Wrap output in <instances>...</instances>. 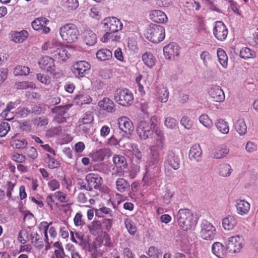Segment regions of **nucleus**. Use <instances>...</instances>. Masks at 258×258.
<instances>
[{
    "label": "nucleus",
    "mask_w": 258,
    "mask_h": 258,
    "mask_svg": "<svg viewBox=\"0 0 258 258\" xmlns=\"http://www.w3.org/2000/svg\"><path fill=\"white\" fill-rule=\"evenodd\" d=\"M179 226L184 231L191 229L195 225V221L192 212L187 209H180L177 214Z\"/></svg>",
    "instance_id": "1"
},
{
    "label": "nucleus",
    "mask_w": 258,
    "mask_h": 258,
    "mask_svg": "<svg viewBox=\"0 0 258 258\" xmlns=\"http://www.w3.org/2000/svg\"><path fill=\"white\" fill-rule=\"evenodd\" d=\"M144 35L149 41L157 43L164 39L165 29L162 26L151 24L147 28Z\"/></svg>",
    "instance_id": "2"
},
{
    "label": "nucleus",
    "mask_w": 258,
    "mask_h": 258,
    "mask_svg": "<svg viewBox=\"0 0 258 258\" xmlns=\"http://www.w3.org/2000/svg\"><path fill=\"white\" fill-rule=\"evenodd\" d=\"M156 118L155 116H153L149 121L141 120L138 123L137 133L141 139L146 140L153 134V129L156 125L154 121Z\"/></svg>",
    "instance_id": "3"
},
{
    "label": "nucleus",
    "mask_w": 258,
    "mask_h": 258,
    "mask_svg": "<svg viewBox=\"0 0 258 258\" xmlns=\"http://www.w3.org/2000/svg\"><path fill=\"white\" fill-rule=\"evenodd\" d=\"M59 33L63 41L68 43L75 42L79 34L77 28L73 24H67L60 27Z\"/></svg>",
    "instance_id": "4"
},
{
    "label": "nucleus",
    "mask_w": 258,
    "mask_h": 258,
    "mask_svg": "<svg viewBox=\"0 0 258 258\" xmlns=\"http://www.w3.org/2000/svg\"><path fill=\"white\" fill-rule=\"evenodd\" d=\"M114 99L118 104L128 106L133 103L134 96L128 89H118L115 92Z\"/></svg>",
    "instance_id": "5"
},
{
    "label": "nucleus",
    "mask_w": 258,
    "mask_h": 258,
    "mask_svg": "<svg viewBox=\"0 0 258 258\" xmlns=\"http://www.w3.org/2000/svg\"><path fill=\"white\" fill-rule=\"evenodd\" d=\"M244 245V240L242 236L236 235L231 236L226 240L225 246L227 250L232 253L240 251Z\"/></svg>",
    "instance_id": "6"
},
{
    "label": "nucleus",
    "mask_w": 258,
    "mask_h": 258,
    "mask_svg": "<svg viewBox=\"0 0 258 258\" xmlns=\"http://www.w3.org/2000/svg\"><path fill=\"white\" fill-rule=\"evenodd\" d=\"M101 24L105 31H110L114 33L120 31L123 27V24L121 21L114 17L105 18L101 22Z\"/></svg>",
    "instance_id": "7"
},
{
    "label": "nucleus",
    "mask_w": 258,
    "mask_h": 258,
    "mask_svg": "<svg viewBox=\"0 0 258 258\" xmlns=\"http://www.w3.org/2000/svg\"><path fill=\"white\" fill-rule=\"evenodd\" d=\"M200 234L201 237L206 240H212L216 233V228L206 220H202L200 225Z\"/></svg>",
    "instance_id": "8"
},
{
    "label": "nucleus",
    "mask_w": 258,
    "mask_h": 258,
    "mask_svg": "<svg viewBox=\"0 0 258 258\" xmlns=\"http://www.w3.org/2000/svg\"><path fill=\"white\" fill-rule=\"evenodd\" d=\"M91 68L90 64L85 60L76 62L72 67V72L77 78H83L89 74Z\"/></svg>",
    "instance_id": "9"
},
{
    "label": "nucleus",
    "mask_w": 258,
    "mask_h": 258,
    "mask_svg": "<svg viewBox=\"0 0 258 258\" xmlns=\"http://www.w3.org/2000/svg\"><path fill=\"white\" fill-rule=\"evenodd\" d=\"M163 53L166 59L174 60L180 54V47L176 43H170L164 47Z\"/></svg>",
    "instance_id": "10"
},
{
    "label": "nucleus",
    "mask_w": 258,
    "mask_h": 258,
    "mask_svg": "<svg viewBox=\"0 0 258 258\" xmlns=\"http://www.w3.org/2000/svg\"><path fill=\"white\" fill-rule=\"evenodd\" d=\"M40 68L46 72L53 73L55 70L54 60L47 55L42 56L38 61Z\"/></svg>",
    "instance_id": "11"
},
{
    "label": "nucleus",
    "mask_w": 258,
    "mask_h": 258,
    "mask_svg": "<svg viewBox=\"0 0 258 258\" xmlns=\"http://www.w3.org/2000/svg\"><path fill=\"white\" fill-rule=\"evenodd\" d=\"M228 29L225 24L221 21L215 22L213 29L214 36L219 41H224L228 35Z\"/></svg>",
    "instance_id": "12"
},
{
    "label": "nucleus",
    "mask_w": 258,
    "mask_h": 258,
    "mask_svg": "<svg viewBox=\"0 0 258 258\" xmlns=\"http://www.w3.org/2000/svg\"><path fill=\"white\" fill-rule=\"evenodd\" d=\"M208 92L214 101L221 102L225 100L224 93L223 90L218 86L211 85Z\"/></svg>",
    "instance_id": "13"
},
{
    "label": "nucleus",
    "mask_w": 258,
    "mask_h": 258,
    "mask_svg": "<svg viewBox=\"0 0 258 258\" xmlns=\"http://www.w3.org/2000/svg\"><path fill=\"white\" fill-rule=\"evenodd\" d=\"M48 20L44 17H39L34 20L31 23L33 29L42 31V33L47 34L49 32L50 28L46 26Z\"/></svg>",
    "instance_id": "14"
},
{
    "label": "nucleus",
    "mask_w": 258,
    "mask_h": 258,
    "mask_svg": "<svg viewBox=\"0 0 258 258\" xmlns=\"http://www.w3.org/2000/svg\"><path fill=\"white\" fill-rule=\"evenodd\" d=\"M118 125L119 129L126 134H131L134 130L133 122L126 116H122L118 119Z\"/></svg>",
    "instance_id": "15"
},
{
    "label": "nucleus",
    "mask_w": 258,
    "mask_h": 258,
    "mask_svg": "<svg viewBox=\"0 0 258 258\" xmlns=\"http://www.w3.org/2000/svg\"><path fill=\"white\" fill-rule=\"evenodd\" d=\"M85 180L92 189L99 188L102 182V177L99 175L93 173L86 175Z\"/></svg>",
    "instance_id": "16"
},
{
    "label": "nucleus",
    "mask_w": 258,
    "mask_h": 258,
    "mask_svg": "<svg viewBox=\"0 0 258 258\" xmlns=\"http://www.w3.org/2000/svg\"><path fill=\"white\" fill-rule=\"evenodd\" d=\"M149 18L157 23H166L168 18L166 15L160 10H152L150 12Z\"/></svg>",
    "instance_id": "17"
},
{
    "label": "nucleus",
    "mask_w": 258,
    "mask_h": 258,
    "mask_svg": "<svg viewBox=\"0 0 258 258\" xmlns=\"http://www.w3.org/2000/svg\"><path fill=\"white\" fill-rule=\"evenodd\" d=\"M235 206L237 213L241 216L247 215L250 207V204L244 200H236Z\"/></svg>",
    "instance_id": "18"
},
{
    "label": "nucleus",
    "mask_w": 258,
    "mask_h": 258,
    "mask_svg": "<svg viewBox=\"0 0 258 258\" xmlns=\"http://www.w3.org/2000/svg\"><path fill=\"white\" fill-rule=\"evenodd\" d=\"M98 106L103 110L108 113H113L116 110L115 105L109 98L105 97L98 102Z\"/></svg>",
    "instance_id": "19"
},
{
    "label": "nucleus",
    "mask_w": 258,
    "mask_h": 258,
    "mask_svg": "<svg viewBox=\"0 0 258 258\" xmlns=\"http://www.w3.org/2000/svg\"><path fill=\"white\" fill-rule=\"evenodd\" d=\"M29 34L26 30H22L20 32H12L10 34V38L11 41L15 43H22L28 37Z\"/></svg>",
    "instance_id": "20"
},
{
    "label": "nucleus",
    "mask_w": 258,
    "mask_h": 258,
    "mask_svg": "<svg viewBox=\"0 0 258 258\" xmlns=\"http://www.w3.org/2000/svg\"><path fill=\"white\" fill-rule=\"evenodd\" d=\"M51 224V222L50 223H48V222H47L46 221L42 222L40 224V228L43 230L45 241L46 242H47L48 243H49V242L48 241V235H47L48 229V232L51 237L54 238L57 235V232H56L54 227H51L49 228V227Z\"/></svg>",
    "instance_id": "21"
},
{
    "label": "nucleus",
    "mask_w": 258,
    "mask_h": 258,
    "mask_svg": "<svg viewBox=\"0 0 258 258\" xmlns=\"http://www.w3.org/2000/svg\"><path fill=\"white\" fill-rule=\"evenodd\" d=\"M166 166H169L174 170L179 168L180 166V160L178 156L172 152L168 154L165 161Z\"/></svg>",
    "instance_id": "22"
},
{
    "label": "nucleus",
    "mask_w": 258,
    "mask_h": 258,
    "mask_svg": "<svg viewBox=\"0 0 258 258\" xmlns=\"http://www.w3.org/2000/svg\"><path fill=\"white\" fill-rule=\"evenodd\" d=\"M202 150L200 145L195 144L190 148L188 156L191 160L200 162L202 160Z\"/></svg>",
    "instance_id": "23"
},
{
    "label": "nucleus",
    "mask_w": 258,
    "mask_h": 258,
    "mask_svg": "<svg viewBox=\"0 0 258 258\" xmlns=\"http://www.w3.org/2000/svg\"><path fill=\"white\" fill-rule=\"evenodd\" d=\"M236 218L232 215H228L222 220V226L226 230L233 229L237 225Z\"/></svg>",
    "instance_id": "24"
},
{
    "label": "nucleus",
    "mask_w": 258,
    "mask_h": 258,
    "mask_svg": "<svg viewBox=\"0 0 258 258\" xmlns=\"http://www.w3.org/2000/svg\"><path fill=\"white\" fill-rule=\"evenodd\" d=\"M212 251L218 258H224L226 254L224 245L219 242H216L213 244Z\"/></svg>",
    "instance_id": "25"
},
{
    "label": "nucleus",
    "mask_w": 258,
    "mask_h": 258,
    "mask_svg": "<svg viewBox=\"0 0 258 258\" xmlns=\"http://www.w3.org/2000/svg\"><path fill=\"white\" fill-rule=\"evenodd\" d=\"M54 52V56L60 61H66L70 56V54L68 52L67 48L61 46H59Z\"/></svg>",
    "instance_id": "26"
},
{
    "label": "nucleus",
    "mask_w": 258,
    "mask_h": 258,
    "mask_svg": "<svg viewBox=\"0 0 258 258\" xmlns=\"http://www.w3.org/2000/svg\"><path fill=\"white\" fill-rule=\"evenodd\" d=\"M83 37L86 44L88 45H93L97 42L96 35L91 30H86L83 33Z\"/></svg>",
    "instance_id": "27"
},
{
    "label": "nucleus",
    "mask_w": 258,
    "mask_h": 258,
    "mask_svg": "<svg viewBox=\"0 0 258 258\" xmlns=\"http://www.w3.org/2000/svg\"><path fill=\"white\" fill-rule=\"evenodd\" d=\"M17 105V103L16 102H11L9 103L7 105L6 108L1 113V116L7 120H10L13 119L14 115L12 113H10V112L12 109L15 108Z\"/></svg>",
    "instance_id": "28"
},
{
    "label": "nucleus",
    "mask_w": 258,
    "mask_h": 258,
    "mask_svg": "<svg viewBox=\"0 0 258 258\" xmlns=\"http://www.w3.org/2000/svg\"><path fill=\"white\" fill-rule=\"evenodd\" d=\"M142 60L144 64L149 68H152L156 63V59L151 52H146L142 55Z\"/></svg>",
    "instance_id": "29"
},
{
    "label": "nucleus",
    "mask_w": 258,
    "mask_h": 258,
    "mask_svg": "<svg viewBox=\"0 0 258 258\" xmlns=\"http://www.w3.org/2000/svg\"><path fill=\"white\" fill-rule=\"evenodd\" d=\"M94 120L93 114L90 112H87L84 113L81 118L79 120V126L80 128L83 130H85L83 126V124H89ZM89 128H86L85 132H87Z\"/></svg>",
    "instance_id": "30"
},
{
    "label": "nucleus",
    "mask_w": 258,
    "mask_h": 258,
    "mask_svg": "<svg viewBox=\"0 0 258 258\" xmlns=\"http://www.w3.org/2000/svg\"><path fill=\"white\" fill-rule=\"evenodd\" d=\"M215 125L218 131L223 134H227L229 132L228 123L223 119L220 118L216 120Z\"/></svg>",
    "instance_id": "31"
},
{
    "label": "nucleus",
    "mask_w": 258,
    "mask_h": 258,
    "mask_svg": "<svg viewBox=\"0 0 258 258\" xmlns=\"http://www.w3.org/2000/svg\"><path fill=\"white\" fill-rule=\"evenodd\" d=\"M116 189L120 192H125L130 187L128 181L123 178H119L115 181Z\"/></svg>",
    "instance_id": "32"
},
{
    "label": "nucleus",
    "mask_w": 258,
    "mask_h": 258,
    "mask_svg": "<svg viewBox=\"0 0 258 258\" xmlns=\"http://www.w3.org/2000/svg\"><path fill=\"white\" fill-rule=\"evenodd\" d=\"M96 55L99 60L104 61L110 59L112 56V53L110 50L102 48L96 52Z\"/></svg>",
    "instance_id": "33"
},
{
    "label": "nucleus",
    "mask_w": 258,
    "mask_h": 258,
    "mask_svg": "<svg viewBox=\"0 0 258 258\" xmlns=\"http://www.w3.org/2000/svg\"><path fill=\"white\" fill-rule=\"evenodd\" d=\"M235 128L240 136L244 135L247 132V126L243 119H238L234 124Z\"/></svg>",
    "instance_id": "34"
},
{
    "label": "nucleus",
    "mask_w": 258,
    "mask_h": 258,
    "mask_svg": "<svg viewBox=\"0 0 258 258\" xmlns=\"http://www.w3.org/2000/svg\"><path fill=\"white\" fill-rule=\"evenodd\" d=\"M159 144L156 143L155 145L150 147V155L154 162H157L159 159V152L163 148H161Z\"/></svg>",
    "instance_id": "35"
},
{
    "label": "nucleus",
    "mask_w": 258,
    "mask_h": 258,
    "mask_svg": "<svg viewBox=\"0 0 258 258\" xmlns=\"http://www.w3.org/2000/svg\"><path fill=\"white\" fill-rule=\"evenodd\" d=\"M62 7L68 10H74L77 9L79 6L78 0H60Z\"/></svg>",
    "instance_id": "36"
},
{
    "label": "nucleus",
    "mask_w": 258,
    "mask_h": 258,
    "mask_svg": "<svg viewBox=\"0 0 258 258\" xmlns=\"http://www.w3.org/2000/svg\"><path fill=\"white\" fill-rule=\"evenodd\" d=\"M218 60L221 65L224 68L227 67L228 57L225 51L221 48H218L217 51Z\"/></svg>",
    "instance_id": "37"
},
{
    "label": "nucleus",
    "mask_w": 258,
    "mask_h": 258,
    "mask_svg": "<svg viewBox=\"0 0 258 258\" xmlns=\"http://www.w3.org/2000/svg\"><path fill=\"white\" fill-rule=\"evenodd\" d=\"M232 169L230 165L228 164H221L218 167V171L220 175L223 177L229 176Z\"/></svg>",
    "instance_id": "38"
},
{
    "label": "nucleus",
    "mask_w": 258,
    "mask_h": 258,
    "mask_svg": "<svg viewBox=\"0 0 258 258\" xmlns=\"http://www.w3.org/2000/svg\"><path fill=\"white\" fill-rule=\"evenodd\" d=\"M143 181L144 182V186H146V187L150 186L151 187L155 186V180L154 176L147 172L145 174Z\"/></svg>",
    "instance_id": "39"
},
{
    "label": "nucleus",
    "mask_w": 258,
    "mask_h": 258,
    "mask_svg": "<svg viewBox=\"0 0 258 258\" xmlns=\"http://www.w3.org/2000/svg\"><path fill=\"white\" fill-rule=\"evenodd\" d=\"M229 149L225 146H223L217 149L213 153V157L215 159H221L226 156L229 153Z\"/></svg>",
    "instance_id": "40"
},
{
    "label": "nucleus",
    "mask_w": 258,
    "mask_h": 258,
    "mask_svg": "<svg viewBox=\"0 0 258 258\" xmlns=\"http://www.w3.org/2000/svg\"><path fill=\"white\" fill-rule=\"evenodd\" d=\"M31 242L36 247L42 245L43 240L41 234H39L36 232H32L30 234Z\"/></svg>",
    "instance_id": "41"
},
{
    "label": "nucleus",
    "mask_w": 258,
    "mask_h": 258,
    "mask_svg": "<svg viewBox=\"0 0 258 258\" xmlns=\"http://www.w3.org/2000/svg\"><path fill=\"white\" fill-rule=\"evenodd\" d=\"M113 162L116 167L125 168L127 165L125 158L121 155H115L113 158Z\"/></svg>",
    "instance_id": "42"
},
{
    "label": "nucleus",
    "mask_w": 258,
    "mask_h": 258,
    "mask_svg": "<svg viewBox=\"0 0 258 258\" xmlns=\"http://www.w3.org/2000/svg\"><path fill=\"white\" fill-rule=\"evenodd\" d=\"M125 227L128 232L132 235H134L137 232V227L134 222L129 218L124 219Z\"/></svg>",
    "instance_id": "43"
},
{
    "label": "nucleus",
    "mask_w": 258,
    "mask_h": 258,
    "mask_svg": "<svg viewBox=\"0 0 258 258\" xmlns=\"http://www.w3.org/2000/svg\"><path fill=\"white\" fill-rule=\"evenodd\" d=\"M200 122L207 128H210L213 126L212 119L206 114H203L199 117Z\"/></svg>",
    "instance_id": "44"
},
{
    "label": "nucleus",
    "mask_w": 258,
    "mask_h": 258,
    "mask_svg": "<svg viewBox=\"0 0 258 258\" xmlns=\"http://www.w3.org/2000/svg\"><path fill=\"white\" fill-rule=\"evenodd\" d=\"M11 146L17 149L25 148L28 145L27 141L25 139L21 140H14L11 142Z\"/></svg>",
    "instance_id": "45"
},
{
    "label": "nucleus",
    "mask_w": 258,
    "mask_h": 258,
    "mask_svg": "<svg viewBox=\"0 0 258 258\" xmlns=\"http://www.w3.org/2000/svg\"><path fill=\"white\" fill-rule=\"evenodd\" d=\"M30 73V69L26 66H18L14 69V73L16 76H26Z\"/></svg>",
    "instance_id": "46"
},
{
    "label": "nucleus",
    "mask_w": 258,
    "mask_h": 258,
    "mask_svg": "<svg viewBox=\"0 0 258 258\" xmlns=\"http://www.w3.org/2000/svg\"><path fill=\"white\" fill-rule=\"evenodd\" d=\"M158 100L162 103H165L167 101L169 97V92L165 88L160 89L158 92Z\"/></svg>",
    "instance_id": "47"
},
{
    "label": "nucleus",
    "mask_w": 258,
    "mask_h": 258,
    "mask_svg": "<svg viewBox=\"0 0 258 258\" xmlns=\"http://www.w3.org/2000/svg\"><path fill=\"white\" fill-rule=\"evenodd\" d=\"M101 228L99 221H93L91 225L88 226L90 232L93 235H96L101 230Z\"/></svg>",
    "instance_id": "48"
},
{
    "label": "nucleus",
    "mask_w": 258,
    "mask_h": 258,
    "mask_svg": "<svg viewBox=\"0 0 258 258\" xmlns=\"http://www.w3.org/2000/svg\"><path fill=\"white\" fill-rule=\"evenodd\" d=\"M240 56L244 59H248L253 58L255 56V53L249 48L244 47L240 50Z\"/></svg>",
    "instance_id": "49"
},
{
    "label": "nucleus",
    "mask_w": 258,
    "mask_h": 258,
    "mask_svg": "<svg viewBox=\"0 0 258 258\" xmlns=\"http://www.w3.org/2000/svg\"><path fill=\"white\" fill-rule=\"evenodd\" d=\"M18 239L22 244H24L30 241V235H29L26 230H22L19 232Z\"/></svg>",
    "instance_id": "50"
},
{
    "label": "nucleus",
    "mask_w": 258,
    "mask_h": 258,
    "mask_svg": "<svg viewBox=\"0 0 258 258\" xmlns=\"http://www.w3.org/2000/svg\"><path fill=\"white\" fill-rule=\"evenodd\" d=\"M180 124L186 129L190 130L193 125V122L190 118L186 115L182 117L180 119Z\"/></svg>",
    "instance_id": "51"
},
{
    "label": "nucleus",
    "mask_w": 258,
    "mask_h": 258,
    "mask_svg": "<svg viewBox=\"0 0 258 258\" xmlns=\"http://www.w3.org/2000/svg\"><path fill=\"white\" fill-rule=\"evenodd\" d=\"M164 125L167 128L169 129H174L177 125L176 120L172 117H166L164 120Z\"/></svg>",
    "instance_id": "52"
},
{
    "label": "nucleus",
    "mask_w": 258,
    "mask_h": 258,
    "mask_svg": "<svg viewBox=\"0 0 258 258\" xmlns=\"http://www.w3.org/2000/svg\"><path fill=\"white\" fill-rule=\"evenodd\" d=\"M26 154L32 161H34L38 157V155L37 150L33 147L27 148Z\"/></svg>",
    "instance_id": "53"
},
{
    "label": "nucleus",
    "mask_w": 258,
    "mask_h": 258,
    "mask_svg": "<svg viewBox=\"0 0 258 258\" xmlns=\"http://www.w3.org/2000/svg\"><path fill=\"white\" fill-rule=\"evenodd\" d=\"M155 134L157 136L156 143L159 144V147L161 148H163V141L164 140V133L162 131L160 130H155Z\"/></svg>",
    "instance_id": "54"
},
{
    "label": "nucleus",
    "mask_w": 258,
    "mask_h": 258,
    "mask_svg": "<svg viewBox=\"0 0 258 258\" xmlns=\"http://www.w3.org/2000/svg\"><path fill=\"white\" fill-rule=\"evenodd\" d=\"M48 187L50 190L54 191L59 188L60 184L56 179H50L47 183Z\"/></svg>",
    "instance_id": "55"
},
{
    "label": "nucleus",
    "mask_w": 258,
    "mask_h": 258,
    "mask_svg": "<svg viewBox=\"0 0 258 258\" xmlns=\"http://www.w3.org/2000/svg\"><path fill=\"white\" fill-rule=\"evenodd\" d=\"M10 130V126L7 122H3L0 124V137H5Z\"/></svg>",
    "instance_id": "56"
},
{
    "label": "nucleus",
    "mask_w": 258,
    "mask_h": 258,
    "mask_svg": "<svg viewBox=\"0 0 258 258\" xmlns=\"http://www.w3.org/2000/svg\"><path fill=\"white\" fill-rule=\"evenodd\" d=\"M90 157L95 162L102 161L104 160L100 149L91 153L90 155Z\"/></svg>",
    "instance_id": "57"
},
{
    "label": "nucleus",
    "mask_w": 258,
    "mask_h": 258,
    "mask_svg": "<svg viewBox=\"0 0 258 258\" xmlns=\"http://www.w3.org/2000/svg\"><path fill=\"white\" fill-rule=\"evenodd\" d=\"M37 78L40 82L45 85H48L51 83V79L49 77L40 73L37 74Z\"/></svg>",
    "instance_id": "58"
},
{
    "label": "nucleus",
    "mask_w": 258,
    "mask_h": 258,
    "mask_svg": "<svg viewBox=\"0 0 258 258\" xmlns=\"http://www.w3.org/2000/svg\"><path fill=\"white\" fill-rule=\"evenodd\" d=\"M48 160L47 163L48 167L51 169L57 168L59 166V163L56 160L51 157L49 154L47 155Z\"/></svg>",
    "instance_id": "59"
},
{
    "label": "nucleus",
    "mask_w": 258,
    "mask_h": 258,
    "mask_svg": "<svg viewBox=\"0 0 258 258\" xmlns=\"http://www.w3.org/2000/svg\"><path fill=\"white\" fill-rule=\"evenodd\" d=\"M160 254L158 249L155 247L151 246L149 248L148 255L150 258H158Z\"/></svg>",
    "instance_id": "60"
},
{
    "label": "nucleus",
    "mask_w": 258,
    "mask_h": 258,
    "mask_svg": "<svg viewBox=\"0 0 258 258\" xmlns=\"http://www.w3.org/2000/svg\"><path fill=\"white\" fill-rule=\"evenodd\" d=\"M12 159L15 162L24 163L26 160V157L22 154L15 153L12 155Z\"/></svg>",
    "instance_id": "61"
},
{
    "label": "nucleus",
    "mask_w": 258,
    "mask_h": 258,
    "mask_svg": "<svg viewBox=\"0 0 258 258\" xmlns=\"http://www.w3.org/2000/svg\"><path fill=\"white\" fill-rule=\"evenodd\" d=\"M54 196L61 203H65L68 202L66 194L62 191H58L55 192Z\"/></svg>",
    "instance_id": "62"
},
{
    "label": "nucleus",
    "mask_w": 258,
    "mask_h": 258,
    "mask_svg": "<svg viewBox=\"0 0 258 258\" xmlns=\"http://www.w3.org/2000/svg\"><path fill=\"white\" fill-rule=\"evenodd\" d=\"M90 16L97 20L100 19L101 18V14L99 8L95 7L92 8L90 10Z\"/></svg>",
    "instance_id": "63"
},
{
    "label": "nucleus",
    "mask_w": 258,
    "mask_h": 258,
    "mask_svg": "<svg viewBox=\"0 0 258 258\" xmlns=\"http://www.w3.org/2000/svg\"><path fill=\"white\" fill-rule=\"evenodd\" d=\"M201 58L203 60L205 66H207L211 59L210 53L207 51H203L201 54Z\"/></svg>",
    "instance_id": "64"
}]
</instances>
